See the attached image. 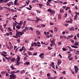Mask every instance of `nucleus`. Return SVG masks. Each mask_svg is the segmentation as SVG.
Instances as JSON below:
<instances>
[{
    "instance_id": "38",
    "label": "nucleus",
    "mask_w": 79,
    "mask_h": 79,
    "mask_svg": "<svg viewBox=\"0 0 79 79\" xmlns=\"http://www.w3.org/2000/svg\"><path fill=\"white\" fill-rule=\"evenodd\" d=\"M4 0H0V3H2L4 2Z\"/></svg>"
},
{
    "instance_id": "24",
    "label": "nucleus",
    "mask_w": 79,
    "mask_h": 79,
    "mask_svg": "<svg viewBox=\"0 0 79 79\" xmlns=\"http://www.w3.org/2000/svg\"><path fill=\"white\" fill-rule=\"evenodd\" d=\"M16 37H18L19 35V31L16 32Z\"/></svg>"
},
{
    "instance_id": "60",
    "label": "nucleus",
    "mask_w": 79,
    "mask_h": 79,
    "mask_svg": "<svg viewBox=\"0 0 79 79\" xmlns=\"http://www.w3.org/2000/svg\"><path fill=\"white\" fill-rule=\"evenodd\" d=\"M25 29H26L27 30V31H28V30H29V28L28 27H26Z\"/></svg>"
},
{
    "instance_id": "54",
    "label": "nucleus",
    "mask_w": 79,
    "mask_h": 79,
    "mask_svg": "<svg viewBox=\"0 0 79 79\" xmlns=\"http://www.w3.org/2000/svg\"><path fill=\"white\" fill-rule=\"evenodd\" d=\"M34 49L33 48H31L29 49V50H33Z\"/></svg>"
},
{
    "instance_id": "47",
    "label": "nucleus",
    "mask_w": 79,
    "mask_h": 79,
    "mask_svg": "<svg viewBox=\"0 0 79 79\" xmlns=\"http://www.w3.org/2000/svg\"><path fill=\"white\" fill-rule=\"evenodd\" d=\"M12 37H14V38H16V39H18V37L16 36H12Z\"/></svg>"
},
{
    "instance_id": "9",
    "label": "nucleus",
    "mask_w": 79,
    "mask_h": 79,
    "mask_svg": "<svg viewBox=\"0 0 79 79\" xmlns=\"http://www.w3.org/2000/svg\"><path fill=\"white\" fill-rule=\"evenodd\" d=\"M25 65H30V62L28 61H27L24 64Z\"/></svg>"
},
{
    "instance_id": "55",
    "label": "nucleus",
    "mask_w": 79,
    "mask_h": 79,
    "mask_svg": "<svg viewBox=\"0 0 79 79\" xmlns=\"http://www.w3.org/2000/svg\"><path fill=\"white\" fill-rule=\"evenodd\" d=\"M6 5H8V6H11V4H10L9 3H7L6 4Z\"/></svg>"
},
{
    "instance_id": "36",
    "label": "nucleus",
    "mask_w": 79,
    "mask_h": 79,
    "mask_svg": "<svg viewBox=\"0 0 79 79\" xmlns=\"http://www.w3.org/2000/svg\"><path fill=\"white\" fill-rule=\"evenodd\" d=\"M60 12L61 13H64V11L63 10H60Z\"/></svg>"
},
{
    "instance_id": "57",
    "label": "nucleus",
    "mask_w": 79,
    "mask_h": 79,
    "mask_svg": "<svg viewBox=\"0 0 79 79\" xmlns=\"http://www.w3.org/2000/svg\"><path fill=\"white\" fill-rule=\"evenodd\" d=\"M2 52L3 53H4V54H7V52H5V51H3Z\"/></svg>"
},
{
    "instance_id": "44",
    "label": "nucleus",
    "mask_w": 79,
    "mask_h": 79,
    "mask_svg": "<svg viewBox=\"0 0 79 79\" xmlns=\"http://www.w3.org/2000/svg\"><path fill=\"white\" fill-rule=\"evenodd\" d=\"M61 42H60L58 43V45H59V46L61 45Z\"/></svg>"
},
{
    "instance_id": "21",
    "label": "nucleus",
    "mask_w": 79,
    "mask_h": 79,
    "mask_svg": "<svg viewBox=\"0 0 79 79\" xmlns=\"http://www.w3.org/2000/svg\"><path fill=\"white\" fill-rule=\"evenodd\" d=\"M27 53L29 55H32V52H30L29 51H28Z\"/></svg>"
},
{
    "instance_id": "6",
    "label": "nucleus",
    "mask_w": 79,
    "mask_h": 79,
    "mask_svg": "<svg viewBox=\"0 0 79 79\" xmlns=\"http://www.w3.org/2000/svg\"><path fill=\"white\" fill-rule=\"evenodd\" d=\"M74 69L75 71V72L76 73H77V72H78V70L79 69H78V67H77L76 66H74Z\"/></svg>"
},
{
    "instance_id": "23",
    "label": "nucleus",
    "mask_w": 79,
    "mask_h": 79,
    "mask_svg": "<svg viewBox=\"0 0 79 79\" xmlns=\"http://www.w3.org/2000/svg\"><path fill=\"white\" fill-rule=\"evenodd\" d=\"M50 3V2L48 1L47 2V4H46L47 6H48V5H49V6H51V5L49 4Z\"/></svg>"
},
{
    "instance_id": "39",
    "label": "nucleus",
    "mask_w": 79,
    "mask_h": 79,
    "mask_svg": "<svg viewBox=\"0 0 79 79\" xmlns=\"http://www.w3.org/2000/svg\"><path fill=\"white\" fill-rule=\"evenodd\" d=\"M10 54L12 56H14L15 55V54L13 53L12 52H11Z\"/></svg>"
},
{
    "instance_id": "50",
    "label": "nucleus",
    "mask_w": 79,
    "mask_h": 79,
    "mask_svg": "<svg viewBox=\"0 0 79 79\" xmlns=\"http://www.w3.org/2000/svg\"><path fill=\"white\" fill-rule=\"evenodd\" d=\"M73 57L70 58H69V60L70 61H71V60H73Z\"/></svg>"
},
{
    "instance_id": "5",
    "label": "nucleus",
    "mask_w": 79,
    "mask_h": 79,
    "mask_svg": "<svg viewBox=\"0 0 79 79\" xmlns=\"http://www.w3.org/2000/svg\"><path fill=\"white\" fill-rule=\"evenodd\" d=\"M39 56L42 59H43L44 58V53H43L40 54Z\"/></svg>"
},
{
    "instance_id": "53",
    "label": "nucleus",
    "mask_w": 79,
    "mask_h": 79,
    "mask_svg": "<svg viewBox=\"0 0 79 79\" xmlns=\"http://www.w3.org/2000/svg\"><path fill=\"white\" fill-rule=\"evenodd\" d=\"M9 33L10 34V35H13V33H12V32H9Z\"/></svg>"
},
{
    "instance_id": "30",
    "label": "nucleus",
    "mask_w": 79,
    "mask_h": 79,
    "mask_svg": "<svg viewBox=\"0 0 79 79\" xmlns=\"http://www.w3.org/2000/svg\"><path fill=\"white\" fill-rule=\"evenodd\" d=\"M76 19H77V15H76L74 16V20H76Z\"/></svg>"
},
{
    "instance_id": "41",
    "label": "nucleus",
    "mask_w": 79,
    "mask_h": 79,
    "mask_svg": "<svg viewBox=\"0 0 79 79\" xmlns=\"http://www.w3.org/2000/svg\"><path fill=\"white\" fill-rule=\"evenodd\" d=\"M49 76H50V73H47V77H49Z\"/></svg>"
},
{
    "instance_id": "48",
    "label": "nucleus",
    "mask_w": 79,
    "mask_h": 79,
    "mask_svg": "<svg viewBox=\"0 0 79 79\" xmlns=\"http://www.w3.org/2000/svg\"><path fill=\"white\" fill-rule=\"evenodd\" d=\"M7 48L8 49H9V50H11V48H10V47H9V46H7Z\"/></svg>"
},
{
    "instance_id": "63",
    "label": "nucleus",
    "mask_w": 79,
    "mask_h": 79,
    "mask_svg": "<svg viewBox=\"0 0 79 79\" xmlns=\"http://www.w3.org/2000/svg\"><path fill=\"white\" fill-rule=\"evenodd\" d=\"M17 41H18V42H20V40H19V39H17Z\"/></svg>"
},
{
    "instance_id": "4",
    "label": "nucleus",
    "mask_w": 79,
    "mask_h": 79,
    "mask_svg": "<svg viewBox=\"0 0 79 79\" xmlns=\"http://www.w3.org/2000/svg\"><path fill=\"white\" fill-rule=\"evenodd\" d=\"M34 45H35L34 47L37 46V47H39L41 46V45H37V43L36 42L33 43L31 44V47H34Z\"/></svg>"
},
{
    "instance_id": "20",
    "label": "nucleus",
    "mask_w": 79,
    "mask_h": 79,
    "mask_svg": "<svg viewBox=\"0 0 79 79\" xmlns=\"http://www.w3.org/2000/svg\"><path fill=\"white\" fill-rule=\"evenodd\" d=\"M54 31L55 32H57L58 31V28L56 27H54Z\"/></svg>"
},
{
    "instance_id": "25",
    "label": "nucleus",
    "mask_w": 79,
    "mask_h": 79,
    "mask_svg": "<svg viewBox=\"0 0 79 79\" xmlns=\"http://www.w3.org/2000/svg\"><path fill=\"white\" fill-rule=\"evenodd\" d=\"M28 56H25L24 58V60H27V58H28Z\"/></svg>"
},
{
    "instance_id": "26",
    "label": "nucleus",
    "mask_w": 79,
    "mask_h": 79,
    "mask_svg": "<svg viewBox=\"0 0 79 79\" xmlns=\"http://www.w3.org/2000/svg\"><path fill=\"white\" fill-rule=\"evenodd\" d=\"M51 64L52 68H55V65H54V63L52 62L51 63Z\"/></svg>"
},
{
    "instance_id": "49",
    "label": "nucleus",
    "mask_w": 79,
    "mask_h": 79,
    "mask_svg": "<svg viewBox=\"0 0 79 79\" xmlns=\"http://www.w3.org/2000/svg\"><path fill=\"white\" fill-rule=\"evenodd\" d=\"M62 50H63V51H66V50H67L66 49L64 48H62Z\"/></svg>"
},
{
    "instance_id": "28",
    "label": "nucleus",
    "mask_w": 79,
    "mask_h": 79,
    "mask_svg": "<svg viewBox=\"0 0 79 79\" xmlns=\"http://www.w3.org/2000/svg\"><path fill=\"white\" fill-rule=\"evenodd\" d=\"M55 40H56V39H54L52 41H51V42H52L53 43H55Z\"/></svg>"
},
{
    "instance_id": "52",
    "label": "nucleus",
    "mask_w": 79,
    "mask_h": 79,
    "mask_svg": "<svg viewBox=\"0 0 79 79\" xmlns=\"http://www.w3.org/2000/svg\"><path fill=\"white\" fill-rule=\"evenodd\" d=\"M48 48L49 50H52V48H50V47H48Z\"/></svg>"
},
{
    "instance_id": "16",
    "label": "nucleus",
    "mask_w": 79,
    "mask_h": 79,
    "mask_svg": "<svg viewBox=\"0 0 79 79\" xmlns=\"http://www.w3.org/2000/svg\"><path fill=\"white\" fill-rule=\"evenodd\" d=\"M14 4L15 5H17L18 4V3L17 2V0H15L14 2Z\"/></svg>"
},
{
    "instance_id": "22",
    "label": "nucleus",
    "mask_w": 79,
    "mask_h": 79,
    "mask_svg": "<svg viewBox=\"0 0 79 79\" xmlns=\"http://www.w3.org/2000/svg\"><path fill=\"white\" fill-rule=\"evenodd\" d=\"M26 20H27V21H34V20H31V19H30L29 18L27 19H26Z\"/></svg>"
},
{
    "instance_id": "33",
    "label": "nucleus",
    "mask_w": 79,
    "mask_h": 79,
    "mask_svg": "<svg viewBox=\"0 0 79 79\" xmlns=\"http://www.w3.org/2000/svg\"><path fill=\"white\" fill-rule=\"evenodd\" d=\"M37 55V52H36L34 53H33V56H35Z\"/></svg>"
},
{
    "instance_id": "45",
    "label": "nucleus",
    "mask_w": 79,
    "mask_h": 79,
    "mask_svg": "<svg viewBox=\"0 0 79 79\" xmlns=\"http://www.w3.org/2000/svg\"><path fill=\"white\" fill-rule=\"evenodd\" d=\"M9 3L10 4H11V5H13L14 3L13 2H9Z\"/></svg>"
},
{
    "instance_id": "18",
    "label": "nucleus",
    "mask_w": 79,
    "mask_h": 79,
    "mask_svg": "<svg viewBox=\"0 0 79 79\" xmlns=\"http://www.w3.org/2000/svg\"><path fill=\"white\" fill-rule=\"evenodd\" d=\"M24 34V32L22 31H19V35H23V34Z\"/></svg>"
},
{
    "instance_id": "46",
    "label": "nucleus",
    "mask_w": 79,
    "mask_h": 79,
    "mask_svg": "<svg viewBox=\"0 0 79 79\" xmlns=\"http://www.w3.org/2000/svg\"><path fill=\"white\" fill-rule=\"evenodd\" d=\"M0 29L1 31L2 32H3L4 31V30H3V28H1V27L0 28Z\"/></svg>"
},
{
    "instance_id": "32",
    "label": "nucleus",
    "mask_w": 79,
    "mask_h": 79,
    "mask_svg": "<svg viewBox=\"0 0 79 79\" xmlns=\"http://www.w3.org/2000/svg\"><path fill=\"white\" fill-rule=\"evenodd\" d=\"M69 9H70V7H68L66 8L65 10L67 11L68 10H69Z\"/></svg>"
},
{
    "instance_id": "40",
    "label": "nucleus",
    "mask_w": 79,
    "mask_h": 79,
    "mask_svg": "<svg viewBox=\"0 0 79 79\" xmlns=\"http://www.w3.org/2000/svg\"><path fill=\"white\" fill-rule=\"evenodd\" d=\"M1 55H2V56H3L4 57L6 56H7V55L4 54H2Z\"/></svg>"
},
{
    "instance_id": "51",
    "label": "nucleus",
    "mask_w": 79,
    "mask_h": 79,
    "mask_svg": "<svg viewBox=\"0 0 79 79\" xmlns=\"http://www.w3.org/2000/svg\"><path fill=\"white\" fill-rule=\"evenodd\" d=\"M46 35V38H50V36L48 35Z\"/></svg>"
},
{
    "instance_id": "61",
    "label": "nucleus",
    "mask_w": 79,
    "mask_h": 79,
    "mask_svg": "<svg viewBox=\"0 0 79 79\" xmlns=\"http://www.w3.org/2000/svg\"><path fill=\"white\" fill-rule=\"evenodd\" d=\"M10 48H13V46H12V44H10Z\"/></svg>"
},
{
    "instance_id": "34",
    "label": "nucleus",
    "mask_w": 79,
    "mask_h": 79,
    "mask_svg": "<svg viewBox=\"0 0 79 79\" xmlns=\"http://www.w3.org/2000/svg\"><path fill=\"white\" fill-rule=\"evenodd\" d=\"M20 71L19 70H17L16 72H14V73H19Z\"/></svg>"
},
{
    "instance_id": "37",
    "label": "nucleus",
    "mask_w": 79,
    "mask_h": 79,
    "mask_svg": "<svg viewBox=\"0 0 79 79\" xmlns=\"http://www.w3.org/2000/svg\"><path fill=\"white\" fill-rule=\"evenodd\" d=\"M37 45H40V43L39 42H38L36 43Z\"/></svg>"
},
{
    "instance_id": "1",
    "label": "nucleus",
    "mask_w": 79,
    "mask_h": 79,
    "mask_svg": "<svg viewBox=\"0 0 79 79\" xmlns=\"http://www.w3.org/2000/svg\"><path fill=\"white\" fill-rule=\"evenodd\" d=\"M15 73L14 71H12L11 72H9L8 73L10 74L9 75L10 78L9 79H16V75L15 74H13V73Z\"/></svg>"
},
{
    "instance_id": "17",
    "label": "nucleus",
    "mask_w": 79,
    "mask_h": 79,
    "mask_svg": "<svg viewBox=\"0 0 79 79\" xmlns=\"http://www.w3.org/2000/svg\"><path fill=\"white\" fill-rule=\"evenodd\" d=\"M51 44H50L51 47H53V45H55V43L51 42Z\"/></svg>"
},
{
    "instance_id": "10",
    "label": "nucleus",
    "mask_w": 79,
    "mask_h": 79,
    "mask_svg": "<svg viewBox=\"0 0 79 79\" xmlns=\"http://www.w3.org/2000/svg\"><path fill=\"white\" fill-rule=\"evenodd\" d=\"M10 68H11L13 70L14 69H16V68H15L14 67H13V64H12V65L10 66Z\"/></svg>"
},
{
    "instance_id": "8",
    "label": "nucleus",
    "mask_w": 79,
    "mask_h": 79,
    "mask_svg": "<svg viewBox=\"0 0 79 79\" xmlns=\"http://www.w3.org/2000/svg\"><path fill=\"white\" fill-rule=\"evenodd\" d=\"M36 5H38L39 6L40 8H42V6H43L42 4H40V3H37V4H36Z\"/></svg>"
},
{
    "instance_id": "64",
    "label": "nucleus",
    "mask_w": 79,
    "mask_h": 79,
    "mask_svg": "<svg viewBox=\"0 0 79 79\" xmlns=\"http://www.w3.org/2000/svg\"><path fill=\"white\" fill-rule=\"evenodd\" d=\"M77 37L78 38H79V34H77Z\"/></svg>"
},
{
    "instance_id": "29",
    "label": "nucleus",
    "mask_w": 79,
    "mask_h": 79,
    "mask_svg": "<svg viewBox=\"0 0 79 79\" xmlns=\"http://www.w3.org/2000/svg\"><path fill=\"white\" fill-rule=\"evenodd\" d=\"M69 30H70V31H74V27H72L71 28L69 29Z\"/></svg>"
},
{
    "instance_id": "2",
    "label": "nucleus",
    "mask_w": 79,
    "mask_h": 79,
    "mask_svg": "<svg viewBox=\"0 0 79 79\" xmlns=\"http://www.w3.org/2000/svg\"><path fill=\"white\" fill-rule=\"evenodd\" d=\"M17 58L16 59V61L17 62H16V64H15L16 66H18L19 64H20L21 62H19L20 61V56L18 55L17 56Z\"/></svg>"
},
{
    "instance_id": "43",
    "label": "nucleus",
    "mask_w": 79,
    "mask_h": 79,
    "mask_svg": "<svg viewBox=\"0 0 79 79\" xmlns=\"http://www.w3.org/2000/svg\"><path fill=\"white\" fill-rule=\"evenodd\" d=\"M26 21H24L23 23V26H26Z\"/></svg>"
},
{
    "instance_id": "31",
    "label": "nucleus",
    "mask_w": 79,
    "mask_h": 79,
    "mask_svg": "<svg viewBox=\"0 0 79 79\" xmlns=\"http://www.w3.org/2000/svg\"><path fill=\"white\" fill-rule=\"evenodd\" d=\"M11 61H13V62L15 61V58H12L11 59Z\"/></svg>"
},
{
    "instance_id": "35",
    "label": "nucleus",
    "mask_w": 79,
    "mask_h": 79,
    "mask_svg": "<svg viewBox=\"0 0 79 79\" xmlns=\"http://www.w3.org/2000/svg\"><path fill=\"white\" fill-rule=\"evenodd\" d=\"M70 23H73V19H72L71 18H70Z\"/></svg>"
},
{
    "instance_id": "3",
    "label": "nucleus",
    "mask_w": 79,
    "mask_h": 79,
    "mask_svg": "<svg viewBox=\"0 0 79 79\" xmlns=\"http://www.w3.org/2000/svg\"><path fill=\"white\" fill-rule=\"evenodd\" d=\"M47 11L48 12H50L51 15H55V10H52L51 9H48Z\"/></svg>"
},
{
    "instance_id": "12",
    "label": "nucleus",
    "mask_w": 79,
    "mask_h": 79,
    "mask_svg": "<svg viewBox=\"0 0 79 79\" xmlns=\"http://www.w3.org/2000/svg\"><path fill=\"white\" fill-rule=\"evenodd\" d=\"M25 71L24 70H23L21 71L20 73V74H24V73H25Z\"/></svg>"
},
{
    "instance_id": "58",
    "label": "nucleus",
    "mask_w": 79,
    "mask_h": 79,
    "mask_svg": "<svg viewBox=\"0 0 79 79\" xmlns=\"http://www.w3.org/2000/svg\"><path fill=\"white\" fill-rule=\"evenodd\" d=\"M74 39L75 40H76V39H77V38H76V35L74 37Z\"/></svg>"
},
{
    "instance_id": "15",
    "label": "nucleus",
    "mask_w": 79,
    "mask_h": 79,
    "mask_svg": "<svg viewBox=\"0 0 79 79\" xmlns=\"http://www.w3.org/2000/svg\"><path fill=\"white\" fill-rule=\"evenodd\" d=\"M40 33V31H36V33L37 35H39Z\"/></svg>"
},
{
    "instance_id": "13",
    "label": "nucleus",
    "mask_w": 79,
    "mask_h": 79,
    "mask_svg": "<svg viewBox=\"0 0 79 79\" xmlns=\"http://www.w3.org/2000/svg\"><path fill=\"white\" fill-rule=\"evenodd\" d=\"M24 46H23L22 47V48H20L19 50V52H22V51H23V50H24Z\"/></svg>"
},
{
    "instance_id": "7",
    "label": "nucleus",
    "mask_w": 79,
    "mask_h": 79,
    "mask_svg": "<svg viewBox=\"0 0 79 79\" xmlns=\"http://www.w3.org/2000/svg\"><path fill=\"white\" fill-rule=\"evenodd\" d=\"M61 60H58L57 62V65L59 66V65L61 64Z\"/></svg>"
},
{
    "instance_id": "62",
    "label": "nucleus",
    "mask_w": 79,
    "mask_h": 79,
    "mask_svg": "<svg viewBox=\"0 0 79 79\" xmlns=\"http://www.w3.org/2000/svg\"><path fill=\"white\" fill-rule=\"evenodd\" d=\"M63 74H66V72L65 71L62 72Z\"/></svg>"
},
{
    "instance_id": "59",
    "label": "nucleus",
    "mask_w": 79,
    "mask_h": 79,
    "mask_svg": "<svg viewBox=\"0 0 79 79\" xmlns=\"http://www.w3.org/2000/svg\"><path fill=\"white\" fill-rule=\"evenodd\" d=\"M36 1V0H33L32 2V3H35Z\"/></svg>"
},
{
    "instance_id": "27",
    "label": "nucleus",
    "mask_w": 79,
    "mask_h": 79,
    "mask_svg": "<svg viewBox=\"0 0 79 79\" xmlns=\"http://www.w3.org/2000/svg\"><path fill=\"white\" fill-rule=\"evenodd\" d=\"M6 73V71H3L2 72H1V74H5V73Z\"/></svg>"
},
{
    "instance_id": "19",
    "label": "nucleus",
    "mask_w": 79,
    "mask_h": 79,
    "mask_svg": "<svg viewBox=\"0 0 79 79\" xmlns=\"http://www.w3.org/2000/svg\"><path fill=\"white\" fill-rule=\"evenodd\" d=\"M79 43L78 42L76 41L75 44H74V45H78V46H79Z\"/></svg>"
},
{
    "instance_id": "42",
    "label": "nucleus",
    "mask_w": 79,
    "mask_h": 79,
    "mask_svg": "<svg viewBox=\"0 0 79 79\" xmlns=\"http://www.w3.org/2000/svg\"><path fill=\"white\" fill-rule=\"evenodd\" d=\"M69 37V38H71V37H73V35H68Z\"/></svg>"
},
{
    "instance_id": "11",
    "label": "nucleus",
    "mask_w": 79,
    "mask_h": 79,
    "mask_svg": "<svg viewBox=\"0 0 79 79\" xmlns=\"http://www.w3.org/2000/svg\"><path fill=\"white\" fill-rule=\"evenodd\" d=\"M67 47H68V48L69 49V51H70V52H73V49H71V47H70L69 46H67Z\"/></svg>"
},
{
    "instance_id": "14",
    "label": "nucleus",
    "mask_w": 79,
    "mask_h": 79,
    "mask_svg": "<svg viewBox=\"0 0 79 79\" xmlns=\"http://www.w3.org/2000/svg\"><path fill=\"white\" fill-rule=\"evenodd\" d=\"M16 27L17 29H19L21 28V26L19 25H17Z\"/></svg>"
},
{
    "instance_id": "56",
    "label": "nucleus",
    "mask_w": 79,
    "mask_h": 79,
    "mask_svg": "<svg viewBox=\"0 0 79 79\" xmlns=\"http://www.w3.org/2000/svg\"><path fill=\"white\" fill-rule=\"evenodd\" d=\"M67 16V13H65L64 14V17H66Z\"/></svg>"
}]
</instances>
